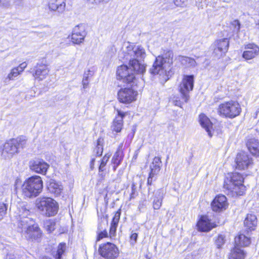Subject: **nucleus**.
<instances>
[{"label":"nucleus","instance_id":"nucleus-1","mask_svg":"<svg viewBox=\"0 0 259 259\" xmlns=\"http://www.w3.org/2000/svg\"><path fill=\"white\" fill-rule=\"evenodd\" d=\"M173 63V53L171 51H167L165 53L156 58L150 72L153 74H159L164 77H167V73L170 70L171 65Z\"/></svg>","mask_w":259,"mask_h":259},{"label":"nucleus","instance_id":"nucleus-2","mask_svg":"<svg viewBox=\"0 0 259 259\" xmlns=\"http://www.w3.org/2000/svg\"><path fill=\"white\" fill-rule=\"evenodd\" d=\"M243 179L238 172L229 173L224 181V188L232 192L233 196L242 195L245 191Z\"/></svg>","mask_w":259,"mask_h":259},{"label":"nucleus","instance_id":"nucleus-3","mask_svg":"<svg viewBox=\"0 0 259 259\" xmlns=\"http://www.w3.org/2000/svg\"><path fill=\"white\" fill-rule=\"evenodd\" d=\"M42 187V181L40 177L32 176L24 182L21 187L22 193L25 197H35L41 192Z\"/></svg>","mask_w":259,"mask_h":259},{"label":"nucleus","instance_id":"nucleus-4","mask_svg":"<svg viewBox=\"0 0 259 259\" xmlns=\"http://www.w3.org/2000/svg\"><path fill=\"white\" fill-rule=\"evenodd\" d=\"M26 140L23 137L11 139L6 142L0 148V154L5 159H11L18 153L20 148H23Z\"/></svg>","mask_w":259,"mask_h":259},{"label":"nucleus","instance_id":"nucleus-5","mask_svg":"<svg viewBox=\"0 0 259 259\" xmlns=\"http://www.w3.org/2000/svg\"><path fill=\"white\" fill-rule=\"evenodd\" d=\"M35 206L41 213L47 217L55 215L58 210L57 202L50 197H40L35 200Z\"/></svg>","mask_w":259,"mask_h":259},{"label":"nucleus","instance_id":"nucleus-6","mask_svg":"<svg viewBox=\"0 0 259 259\" xmlns=\"http://www.w3.org/2000/svg\"><path fill=\"white\" fill-rule=\"evenodd\" d=\"M218 112L221 116L234 118L240 114L241 108L238 102L231 100L221 104L219 106Z\"/></svg>","mask_w":259,"mask_h":259},{"label":"nucleus","instance_id":"nucleus-7","mask_svg":"<svg viewBox=\"0 0 259 259\" xmlns=\"http://www.w3.org/2000/svg\"><path fill=\"white\" fill-rule=\"evenodd\" d=\"M21 222L23 224L18 225V228L26 238L35 240L40 237L41 231L33 219H27L25 222Z\"/></svg>","mask_w":259,"mask_h":259},{"label":"nucleus","instance_id":"nucleus-8","mask_svg":"<svg viewBox=\"0 0 259 259\" xmlns=\"http://www.w3.org/2000/svg\"><path fill=\"white\" fill-rule=\"evenodd\" d=\"M124 52V57L128 60H144L146 56V51L143 47L131 43L127 44Z\"/></svg>","mask_w":259,"mask_h":259},{"label":"nucleus","instance_id":"nucleus-9","mask_svg":"<svg viewBox=\"0 0 259 259\" xmlns=\"http://www.w3.org/2000/svg\"><path fill=\"white\" fill-rule=\"evenodd\" d=\"M99 252L105 259H116L119 255V250L117 246L111 242H107L101 245L99 247Z\"/></svg>","mask_w":259,"mask_h":259},{"label":"nucleus","instance_id":"nucleus-10","mask_svg":"<svg viewBox=\"0 0 259 259\" xmlns=\"http://www.w3.org/2000/svg\"><path fill=\"white\" fill-rule=\"evenodd\" d=\"M194 76L193 75H185L182 82L179 85V91L181 97L185 103L189 99V92L193 89Z\"/></svg>","mask_w":259,"mask_h":259},{"label":"nucleus","instance_id":"nucleus-11","mask_svg":"<svg viewBox=\"0 0 259 259\" xmlns=\"http://www.w3.org/2000/svg\"><path fill=\"white\" fill-rule=\"evenodd\" d=\"M213 50V54L220 58L224 56L228 50L229 41L228 38H222L215 40L211 46Z\"/></svg>","mask_w":259,"mask_h":259},{"label":"nucleus","instance_id":"nucleus-12","mask_svg":"<svg viewBox=\"0 0 259 259\" xmlns=\"http://www.w3.org/2000/svg\"><path fill=\"white\" fill-rule=\"evenodd\" d=\"M117 77L119 80H122L126 83L135 82L136 77L132 72V69L126 65H121L118 67L116 71Z\"/></svg>","mask_w":259,"mask_h":259},{"label":"nucleus","instance_id":"nucleus-13","mask_svg":"<svg viewBox=\"0 0 259 259\" xmlns=\"http://www.w3.org/2000/svg\"><path fill=\"white\" fill-rule=\"evenodd\" d=\"M137 95V92L132 88H123L118 92V99L121 103L128 104L136 100Z\"/></svg>","mask_w":259,"mask_h":259},{"label":"nucleus","instance_id":"nucleus-14","mask_svg":"<svg viewBox=\"0 0 259 259\" xmlns=\"http://www.w3.org/2000/svg\"><path fill=\"white\" fill-rule=\"evenodd\" d=\"M235 161L236 168L240 170H244L252 165L253 163L252 158L245 152L238 153L237 155Z\"/></svg>","mask_w":259,"mask_h":259},{"label":"nucleus","instance_id":"nucleus-15","mask_svg":"<svg viewBox=\"0 0 259 259\" xmlns=\"http://www.w3.org/2000/svg\"><path fill=\"white\" fill-rule=\"evenodd\" d=\"M17 214L18 215V225L23 224L21 221H26L27 219H32L30 208L26 202H22L17 205Z\"/></svg>","mask_w":259,"mask_h":259},{"label":"nucleus","instance_id":"nucleus-16","mask_svg":"<svg viewBox=\"0 0 259 259\" xmlns=\"http://www.w3.org/2000/svg\"><path fill=\"white\" fill-rule=\"evenodd\" d=\"M50 70L47 65L44 63H37L32 71V75L36 80H42L48 76Z\"/></svg>","mask_w":259,"mask_h":259},{"label":"nucleus","instance_id":"nucleus-17","mask_svg":"<svg viewBox=\"0 0 259 259\" xmlns=\"http://www.w3.org/2000/svg\"><path fill=\"white\" fill-rule=\"evenodd\" d=\"M228 207L227 198L223 195H220L215 197L211 203L213 211L220 212L225 210Z\"/></svg>","mask_w":259,"mask_h":259},{"label":"nucleus","instance_id":"nucleus-18","mask_svg":"<svg viewBox=\"0 0 259 259\" xmlns=\"http://www.w3.org/2000/svg\"><path fill=\"white\" fill-rule=\"evenodd\" d=\"M85 36L86 32L84 27L76 26L72 31L71 40L73 44L79 45L83 41Z\"/></svg>","mask_w":259,"mask_h":259},{"label":"nucleus","instance_id":"nucleus-19","mask_svg":"<svg viewBox=\"0 0 259 259\" xmlns=\"http://www.w3.org/2000/svg\"><path fill=\"white\" fill-rule=\"evenodd\" d=\"M242 57L246 60H251L258 56L259 47L254 44H248L245 46Z\"/></svg>","mask_w":259,"mask_h":259},{"label":"nucleus","instance_id":"nucleus-20","mask_svg":"<svg viewBox=\"0 0 259 259\" xmlns=\"http://www.w3.org/2000/svg\"><path fill=\"white\" fill-rule=\"evenodd\" d=\"M49 167V165L42 160L37 159L30 163V169L38 174L45 175Z\"/></svg>","mask_w":259,"mask_h":259},{"label":"nucleus","instance_id":"nucleus-21","mask_svg":"<svg viewBox=\"0 0 259 259\" xmlns=\"http://www.w3.org/2000/svg\"><path fill=\"white\" fill-rule=\"evenodd\" d=\"M129 61V65L132 71L134 70L137 74H143L146 71V65L144 60L134 59Z\"/></svg>","mask_w":259,"mask_h":259},{"label":"nucleus","instance_id":"nucleus-22","mask_svg":"<svg viewBox=\"0 0 259 259\" xmlns=\"http://www.w3.org/2000/svg\"><path fill=\"white\" fill-rule=\"evenodd\" d=\"M199 122L201 126L205 130L210 137L212 136V124L210 119L203 113L199 116Z\"/></svg>","mask_w":259,"mask_h":259},{"label":"nucleus","instance_id":"nucleus-23","mask_svg":"<svg viewBox=\"0 0 259 259\" xmlns=\"http://www.w3.org/2000/svg\"><path fill=\"white\" fill-rule=\"evenodd\" d=\"M49 9L59 13H63L66 8L65 0H50L49 2Z\"/></svg>","mask_w":259,"mask_h":259},{"label":"nucleus","instance_id":"nucleus-24","mask_svg":"<svg viewBox=\"0 0 259 259\" xmlns=\"http://www.w3.org/2000/svg\"><path fill=\"white\" fill-rule=\"evenodd\" d=\"M118 115L116 116L114 119L111 128L113 131L116 133H119L121 131L123 126V118L125 114L120 110H117Z\"/></svg>","mask_w":259,"mask_h":259},{"label":"nucleus","instance_id":"nucleus-25","mask_svg":"<svg viewBox=\"0 0 259 259\" xmlns=\"http://www.w3.org/2000/svg\"><path fill=\"white\" fill-rule=\"evenodd\" d=\"M257 220L255 215L252 213L247 214L244 221L245 228L250 231L255 230L257 226Z\"/></svg>","mask_w":259,"mask_h":259},{"label":"nucleus","instance_id":"nucleus-26","mask_svg":"<svg viewBox=\"0 0 259 259\" xmlns=\"http://www.w3.org/2000/svg\"><path fill=\"white\" fill-rule=\"evenodd\" d=\"M198 229L203 232H208L215 227V225L211 223L206 216H202L197 223Z\"/></svg>","mask_w":259,"mask_h":259},{"label":"nucleus","instance_id":"nucleus-27","mask_svg":"<svg viewBox=\"0 0 259 259\" xmlns=\"http://www.w3.org/2000/svg\"><path fill=\"white\" fill-rule=\"evenodd\" d=\"M120 211V209H119L116 212H115L114 217L111 223L109 231V237L111 239L114 238L116 236V229L118 226L121 214Z\"/></svg>","mask_w":259,"mask_h":259},{"label":"nucleus","instance_id":"nucleus-28","mask_svg":"<svg viewBox=\"0 0 259 259\" xmlns=\"http://www.w3.org/2000/svg\"><path fill=\"white\" fill-rule=\"evenodd\" d=\"M246 146L250 153L255 156H259V142L255 138H250L247 140Z\"/></svg>","mask_w":259,"mask_h":259},{"label":"nucleus","instance_id":"nucleus-29","mask_svg":"<svg viewBox=\"0 0 259 259\" xmlns=\"http://www.w3.org/2000/svg\"><path fill=\"white\" fill-rule=\"evenodd\" d=\"M49 191L56 195H59L63 190L62 185L54 180H51L48 186Z\"/></svg>","mask_w":259,"mask_h":259},{"label":"nucleus","instance_id":"nucleus-30","mask_svg":"<svg viewBox=\"0 0 259 259\" xmlns=\"http://www.w3.org/2000/svg\"><path fill=\"white\" fill-rule=\"evenodd\" d=\"M163 197V191L159 189L155 193V198L153 202V207L154 209H159L162 204Z\"/></svg>","mask_w":259,"mask_h":259},{"label":"nucleus","instance_id":"nucleus-31","mask_svg":"<svg viewBox=\"0 0 259 259\" xmlns=\"http://www.w3.org/2000/svg\"><path fill=\"white\" fill-rule=\"evenodd\" d=\"M245 257L244 250L235 246L230 253L229 259H244Z\"/></svg>","mask_w":259,"mask_h":259},{"label":"nucleus","instance_id":"nucleus-32","mask_svg":"<svg viewBox=\"0 0 259 259\" xmlns=\"http://www.w3.org/2000/svg\"><path fill=\"white\" fill-rule=\"evenodd\" d=\"M250 239L249 238L245 236L243 234H240L235 238V243L236 246H247L250 244Z\"/></svg>","mask_w":259,"mask_h":259},{"label":"nucleus","instance_id":"nucleus-33","mask_svg":"<svg viewBox=\"0 0 259 259\" xmlns=\"http://www.w3.org/2000/svg\"><path fill=\"white\" fill-rule=\"evenodd\" d=\"M161 166V159L159 157H155L152 164L150 165L152 174H157L160 170Z\"/></svg>","mask_w":259,"mask_h":259},{"label":"nucleus","instance_id":"nucleus-34","mask_svg":"<svg viewBox=\"0 0 259 259\" xmlns=\"http://www.w3.org/2000/svg\"><path fill=\"white\" fill-rule=\"evenodd\" d=\"M179 60L183 65L187 67H195L197 65L195 60L192 58L185 56H180L179 57Z\"/></svg>","mask_w":259,"mask_h":259},{"label":"nucleus","instance_id":"nucleus-35","mask_svg":"<svg viewBox=\"0 0 259 259\" xmlns=\"http://www.w3.org/2000/svg\"><path fill=\"white\" fill-rule=\"evenodd\" d=\"M66 250V245L65 243H60L57 247V250L54 253V256L56 259H61L62 255Z\"/></svg>","mask_w":259,"mask_h":259},{"label":"nucleus","instance_id":"nucleus-36","mask_svg":"<svg viewBox=\"0 0 259 259\" xmlns=\"http://www.w3.org/2000/svg\"><path fill=\"white\" fill-rule=\"evenodd\" d=\"M122 160V157L119 156V152L117 151L113 155L111 162L113 164V169L114 171L116 170L117 167L119 165Z\"/></svg>","mask_w":259,"mask_h":259},{"label":"nucleus","instance_id":"nucleus-37","mask_svg":"<svg viewBox=\"0 0 259 259\" xmlns=\"http://www.w3.org/2000/svg\"><path fill=\"white\" fill-rule=\"evenodd\" d=\"M21 73V72L19 71V69L16 67L12 68L6 78L5 82H7V80H14L15 78L17 77Z\"/></svg>","mask_w":259,"mask_h":259},{"label":"nucleus","instance_id":"nucleus-38","mask_svg":"<svg viewBox=\"0 0 259 259\" xmlns=\"http://www.w3.org/2000/svg\"><path fill=\"white\" fill-rule=\"evenodd\" d=\"M55 222L51 220H47L44 223V227L49 233H51L55 229Z\"/></svg>","mask_w":259,"mask_h":259},{"label":"nucleus","instance_id":"nucleus-39","mask_svg":"<svg viewBox=\"0 0 259 259\" xmlns=\"http://www.w3.org/2000/svg\"><path fill=\"white\" fill-rule=\"evenodd\" d=\"M110 156H111L110 154H106L103 157V158L101 160V162L100 165L99 167V172H102L105 170L104 167H105L107 162L108 161L109 159L110 158Z\"/></svg>","mask_w":259,"mask_h":259},{"label":"nucleus","instance_id":"nucleus-40","mask_svg":"<svg viewBox=\"0 0 259 259\" xmlns=\"http://www.w3.org/2000/svg\"><path fill=\"white\" fill-rule=\"evenodd\" d=\"M225 237L223 235H219L215 240V243L218 248H220L225 244Z\"/></svg>","mask_w":259,"mask_h":259},{"label":"nucleus","instance_id":"nucleus-41","mask_svg":"<svg viewBox=\"0 0 259 259\" xmlns=\"http://www.w3.org/2000/svg\"><path fill=\"white\" fill-rule=\"evenodd\" d=\"M7 210L6 205L3 202H0V221L2 220L5 215Z\"/></svg>","mask_w":259,"mask_h":259},{"label":"nucleus","instance_id":"nucleus-42","mask_svg":"<svg viewBox=\"0 0 259 259\" xmlns=\"http://www.w3.org/2000/svg\"><path fill=\"white\" fill-rule=\"evenodd\" d=\"M171 102L175 105L181 107L183 102L180 100V97L178 96H174L171 99Z\"/></svg>","mask_w":259,"mask_h":259},{"label":"nucleus","instance_id":"nucleus-43","mask_svg":"<svg viewBox=\"0 0 259 259\" xmlns=\"http://www.w3.org/2000/svg\"><path fill=\"white\" fill-rule=\"evenodd\" d=\"M90 75V71L85 72L82 79V85L84 89H86L89 84V78Z\"/></svg>","mask_w":259,"mask_h":259},{"label":"nucleus","instance_id":"nucleus-44","mask_svg":"<svg viewBox=\"0 0 259 259\" xmlns=\"http://www.w3.org/2000/svg\"><path fill=\"white\" fill-rule=\"evenodd\" d=\"M103 139L100 138L97 141V146L96 148V154L98 156H100L102 155L103 152V147L101 145V143H102Z\"/></svg>","mask_w":259,"mask_h":259},{"label":"nucleus","instance_id":"nucleus-45","mask_svg":"<svg viewBox=\"0 0 259 259\" xmlns=\"http://www.w3.org/2000/svg\"><path fill=\"white\" fill-rule=\"evenodd\" d=\"M97 240L99 241L105 237H107L108 236V233L106 231V229L104 230H101V231H97Z\"/></svg>","mask_w":259,"mask_h":259},{"label":"nucleus","instance_id":"nucleus-46","mask_svg":"<svg viewBox=\"0 0 259 259\" xmlns=\"http://www.w3.org/2000/svg\"><path fill=\"white\" fill-rule=\"evenodd\" d=\"M232 26L234 27V31L238 32L240 28V24L237 20L233 21L231 23Z\"/></svg>","mask_w":259,"mask_h":259},{"label":"nucleus","instance_id":"nucleus-47","mask_svg":"<svg viewBox=\"0 0 259 259\" xmlns=\"http://www.w3.org/2000/svg\"><path fill=\"white\" fill-rule=\"evenodd\" d=\"M174 2L177 7H184L187 5V0H174Z\"/></svg>","mask_w":259,"mask_h":259},{"label":"nucleus","instance_id":"nucleus-48","mask_svg":"<svg viewBox=\"0 0 259 259\" xmlns=\"http://www.w3.org/2000/svg\"><path fill=\"white\" fill-rule=\"evenodd\" d=\"M107 224L108 223L106 221H102L98 225L97 231L105 230Z\"/></svg>","mask_w":259,"mask_h":259},{"label":"nucleus","instance_id":"nucleus-49","mask_svg":"<svg viewBox=\"0 0 259 259\" xmlns=\"http://www.w3.org/2000/svg\"><path fill=\"white\" fill-rule=\"evenodd\" d=\"M27 64L25 62L20 64L18 66L16 67L21 73L24 71V69L27 67Z\"/></svg>","mask_w":259,"mask_h":259},{"label":"nucleus","instance_id":"nucleus-50","mask_svg":"<svg viewBox=\"0 0 259 259\" xmlns=\"http://www.w3.org/2000/svg\"><path fill=\"white\" fill-rule=\"evenodd\" d=\"M138 237V234L136 233H132L131 235V241H133L134 242L133 243H135L136 242L137 239Z\"/></svg>","mask_w":259,"mask_h":259},{"label":"nucleus","instance_id":"nucleus-51","mask_svg":"<svg viewBox=\"0 0 259 259\" xmlns=\"http://www.w3.org/2000/svg\"><path fill=\"white\" fill-rule=\"evenodd\" d=\"M156 174H152V172H150V174H149V176L148 178V180H147V184L149 185H151L152 184V181H153V177L154 176V175H155Z\"/></svg>","mask_w":259,"mask_h":259},{"label":"nucleus","instance_id":"nucleus-52","mask_svg":"<svg viewBox=\"0 0 259 259\" xmlns=\"http://www.w3.org/2000/svg\"><path fill=\"white\" fill-rule=\"evenodd\" d=\"M203 0H195L196 5L199 9H203Z\"/></svg>","mask_w":259,"mask_h":259},{"label":"nucleus","instance_id":"nucleus-53","mask_svg":"<svg viewBox=\"0 0 259 259\" xmlns=\"http://www.w3.org/2000/svg\"><path fill=\"white\" fill-rule=\"evenodd\" d=\"M95 161V158H92L91 161V169H93V166H94V162Z\"/></svg>","mask_w":259,"mask_h":259},{"label":"nucleus","instance_id":"nucleus-54","mask_svg":"<svg viewBox=\"0 0 259 259\" xmlns=\"http://www.w3.org/2000/svg\"><path fill=\"white\" fill-rule=\"evenodd\" d=\"M42 259H50V258H49L47 257H44L42 258Z\"/></svg>","mask_w":259,"mask_h":259}]
</instances>
